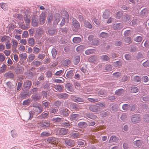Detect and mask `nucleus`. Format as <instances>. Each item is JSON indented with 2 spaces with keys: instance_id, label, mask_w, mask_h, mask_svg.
Here are the masks:
<instances>
[{
  "instance_id": "obj_11",
  "label": "nucleus",
  "mask_w": 149,
  "mask_h": 149,
  "mask_svg": "<svg viewBox=\"0 0 149 149\" xmlns=\"http://www.w3.org/2000/svg\"><path fill=\"white\" fill-rule=\"evenodd\" d=\"M69 131V130L67 129L62 128L60 129L59 132L60 134L65 135L68 133Z\"/></svg>"
},
{
  "instance_id": "obj_16",
  "label": "nucleus",
  "mask_w": 149,
  "mask_h": 149,
  "mask_svg": "<svg viewBox=\"0 0 149 149\" xmlns=\"http://www.w3.org/2000/svg\"><path fill=\"white\" fill-rule=\"evenodd\" d=\"M72 86V85L71 84L68 83L65 85V87L68 91L71 92H72L74 91V90Z\"/></svg>"
},
{
  "instance_id": "obj_27",
  "label": "nucleus",
  "mask_w": 149,
  "mask_h": 149,
  "mask_svg": "<svg viewBox=\"0 0 149 149\" xmlns=\"http://www.w3.org/2000/svg\"><path fill=\"white\" fill-rule=\"evenodd\" d=\"M123 20L125 22H128L130 21L131 19L130 16L128 15H126L124 16Z\"/></svg>"
},
{
  "instance_id": "obj_48",
  "label": "nucleus",
  "mask_w": 149,
  "mask_h": 149,
  "mask_svg": "<svg viewBox=\"0 0 149 149\" xmlns=\"http://www.w3.org/2000/svg\"><path fill=\"white\" fill-rule=\"evenodd\" d=\"M36 33L38 34V36H41L43 33V31L42 29L40 28L37 30Z\"/></svg>"
},
{
  "instance_id": "obj_28",
  "label": "nucleus",
  "mask_w": 149,
  "mask_h": 149,
  "mask_svg": "<svg viewBox=\"0 0 149 149\" xmlns=\"http://www.w3.org/2000/svg\"><path fill=\"white\" fill-rule=\"evenodd\" d=\"M84 26L89 29H91L92 27V26L89 22L87 21H85L84 22Z\"/></svg>"
},
{
  "instance_id": "obj_25",
  "label": "nucleus",
  "mask_w": 149,
  "mask_h": 149,
  "mask_svg": "<svg viewBox=\"0 0 149 149\" xmlns=\"http://www.w3.org/2000/svg\"><path fill=\"white\" fill-rule=\"evenodd\" d=\"M32 83L31 81H27L24 83V86L25 88H29L31 85Z\"/></svg>"
},
{
  "instance_id": "obj_20",
  "label": "nucleus",
  "mask_w": 149,
  "mask_h": 149,
  "mask_svg": "<svg viewBox=\"0 0 149 149\" xmlns=\"http://www.w3.org/2000/svg\"><path fill=\"white\" fill-rule=\"evenodd\" d=\"M124 90L123 89H120L116 90L115 92V94L118 95H121L124 93Z\"/></svg>"
},
{
  "instance_id": "obj_56",
  "label": "nucleus",
  "mask_w": 149,
  "mask_h": 149,
  "mask_svg": "<svg viewBox=\"0 0 149 149\" xmlns=\"http://www.w3.org/2000/svg\"><path fill=\"white\" fill-rule=\"evenodd\" d=\"M142 40V38L140 36H138L134 39V40L136 42H140Z\"/></svg>"
},
{
  "instance_id": "obj_53",
  "label": "nucleus",
  "mask_w": 149,
  "mask_h": 149,
  "mask_svg": "<svg viewBox=\"0 0 149 149\" xmlns=\"http://www.w3.org/2000/svg\"><path fill=\"white\" fill-rule=\"evenodd\" d=\"M141 80V78L139 76H136L134 78V81L136 82H138L140 81Z\"/></svg>"
},
{
  "instance_id": "obj_45",
  "label": "nucleus",
  "mask_w": 149,
  "mask_h": 149,
  "mask_svg": "<svg viewBox=\"0 0 149 149\" xmlns=\"http://www.w3.org/2000/svg\"><path fill=\"white\" fill-rule=\"evenodd\" d=\"M79 126L81 128L87 127V124L85 122H80L78 123Z\"/></svg>"
},
{
  "instance_id": "obj_31",
  "label": "nucleus",
  "mask_w": 149,
  "mask_h": 149,
  "mask_svg": "<svg viewBox=\"0 0 149 149\" xmlns=\"http://www.w3.org/2000/svg\"><path fill=\"white\" fill-rule=\"evenodd\" d=\"M23 70L22 67H18L16 69L15 72L17 74H20L22 72Z\"/></svg>"
},
{
  "instance_id": "obj_63",
  "label": "nucleus",
  "mask_w": 149,
  "mask_h": 149,
  "mask_svg": "<svg viewBox=\"0 0 149 149\" xmlns=\"http://www.w3.org/2000/svg\"><path fill=\"white\" fill-rule=\"evenodd\" d=\"M124 41L125 43H128V44H129L131 42V38L130 37H126L124 39Z\"/></svg>"
},
{
  "instance_id": "obj_41",
  "label": "nucleus",
  "mask_w": 149,
  "mask_h": 149,
  "mask_svg": "<svg viewBox=\"0 0 149 149\" xmlns=\"http://www.w3.org/2000/svg\"><path fill=\"white\" fill-rule=\"evenodd\" d=\"M88 100L91 102H96L99 101L100 100L98 98H88Z\"/></svg>"
},
{
  "instance_id": "obj_36",
  "label": "nucleus",
  "mask_w": 149,
  "mask_h": 149,
  "mask_svg": "<svg viewBox=\"0 0 149 149\" xmlns=\"http://www.w3.org/2000/svg\"><path fill=\"white\" fill-rule=\"evenodd\" d=\"M54 88L57 91H61L63 89V87L60 85H55Z\"/></svg>"
},
{
  "instance_id": "obj_14",
  "label": "nucleus",
  "mask_w": 149,
  "mask_h": 149,
  "mask_svg": "<svg viewBox=\"0 0 149 149\" xmlns=\"http://www.w3.org/2000/svg\"><path fill=\"white\" fill-rule=\"evenodd\" d=\"M65 143L68 146H73L75 145L74 141L72 140H65Z\"/></svg>"
},
{
  "instance_id": "obj_17",
  "label": "nucleus",
  "mask_w": 149,
  "mask_h": 149,
  "mask_svg": "<svg viewBox=\"0 0 149 149\" xmlns=\"http://www.w3.org/2000/svg\"><path fill=\"white\" fill-rule=\"evenodd\" d=\"M34 108L33 110L37 113V114L40 113L42 111V108L41 106H36L34 107Z\"/></svg>"
},
{
  "instance_id": "obj_52",
  "label": "nucleus",
  "mask_w": 149,
  "mask_h": 149,
  "mask_svg": "<svg viewBox=\"0 0 149 149\" xmlns=\"http://www.w3.org/2000/svg\"><path fill=\"white\" fill-rule=\"evenodd\" d=\"M0 6L3 10H6L7 8V4L5 3H0Z\"/></svg>"
},
{
  "instance_id": "obj_64",
  "label": "nucleus",
  "mask_w": 149,
  "mask_h": 149,
  "mask_svg": "<svg viewBox=\"0 0 149 149\" xmlns=\"http://www.w3.org/2000/svg\"><path fill=\"white\" fill-rule=\"evenodd\" d=\"M34 52L35 53H38L40 51V49L37 47L36 46L34 47L33 48Z\"/></svg>"
},
{
  "instance_id": "obj_4",
  "label": "nucleus",
  "mask_w": 149,
  "mask_h": 149,
  "mask_svg": "<svg viewBox=\"0 0 149 149\" xmlns=\"http://www.w3.org/2000/svg\"><path fill=\"white\" fill-rule=\"evenodd\" d=\"M73 27L74 28L75 30H78L80 27V24L75 19L73 18L72 19Z\"/></svg>"
},
{
  "instance_id": "obj_62",
  "label": "nucleus",
  "mask_w": 149,
  "mask_h": 149,
  "mask_svg": "<svg viewBox=\"0 0 149 149\" xmlns=\"http://www.w3.org/2000/svg\"><path fill=\"white\" fill-rule=\"evenodd\" d=\"M59 97L64 98L67 97V94L65 93L59 94L58 95Z\"/></svg>"
},
{
  "instance_id": "obj_59",
  "label": "nucleus",
  "mask_w": 149,
  "mask_h": 149,
  "mask_svg": "<svg viewBox=\"0 0 149 149\" xmlns=\"http://www.w3.org/2000/svg\"><path fill=\"white\" fill-rule=\"evenodd\" d=\"M33 65L38 66L41 65V62L38 61H33L32 62Z\"/></svg>"
},
{
  "instance_id": "obj_10",
  "label": "nucleus",
  "mask_w": 149,
  "mask_h": 149,
  "mask_svg": "<svg viewBox=\"0 0 149 149\" xmlns=\"http://www.w3.org/2000/svg\"><path fill=\"white\" fill-rule=\"evenodd\" d=\"M80 134L79 133L72 132L70 135V137L72 139H77L80 137Z\"/></svg>"
},
{
  "instance_id": "obj_8",
  "label": "nucleus",
  "mask_w": 149,
  "mask_h": 149,
  "mask_svg": "<svg viewBox=\"0 0 149 149\" xmlns=\"http://www.w3.org/2000/svg\"><path fill=\"white\" fill-rule=\"evenodd\" d=\"M45 15L44 13H42L40 15V17L39 20L40 21V24H43L45 22Z\"/></svg>"
},
{
  "instance_id": "obj_51",
  "label": "nucleus",
  "mask_w": 149,
  "mask_h": 149,
  "mask_svg": "<svg viewBox=\"0 0 149 149\" xmlns=\"http://www.w3.org/2000/svg\"><path fill=\"white\" fill-rule=\"evenodd\" d=\"M102 60L105 61H108L109 59V57L107 55H104L100 56Z\"/></svg>"
},
{
  "instance_id": "obj_34",
  "label": "nucleus",
  "mask_w": 149,
  "mask_h": 149,
  "mask_svg": "<svg viewBox=\"0 0 149 149\" xmlns=\"http://www.w3.org/2000/svg\"><path fill=\"white\" fill-rule=\"evenodd\" d=\"M97 59V57L95 56H91L88 58L89 61L93 63L95 62Z\"/></svg>"
},
{
  "instance_id": "obj_60",
  "label": "nucleus",
  "mask_w": 149,
  "mask_h": 149,
  "mask_svg": "<svg viewBox=\"0 0 149 149\" xmlns=\"http://www.w3.org/2000/svg\"><path fill=\"white\" fill-rule=\"evenodd\" d=\"M70 63V61L68 59H67L63 62V64L64 66L68 65Z\"/></svg>"
},
{
  "instance_id": "obj_18",
  "label": "nucleus",
  "mask_w": 149,
  "mask_h": 149,
  "mask_svg": "<svg viewBox=\"0 0 149 149\" xmlns=\"http://www.w3.org/2000/svg\"><path fill=\"white\" fill-rule=\"evenodd\" d=\"M72 101L77 102H83L84 100L83 99L79 97H73L72 98Z\"/></svg>"
},
{
  "instance_id": "obj_26",
  "label": "nucleus",
  "mask_w": 149,
  "mask_h": 149,
  "mask_svg": "<svg viewBox=\"0 0 149 149\" xmlns=\"http://www.w3.org/2000/svg\"><path fill=\"white\" fill-rule=\"evenodd\" d=\"M85 49V47L83 45H79L76 48V50L77 52H81Z\"/></svg>"
},
{
  "instance_id": "obj_40",
  "label": "nucleus",
  "mask_w": 149,
  "mask_h": 149,
  "mask_svg": "<svg viewBox=\"0 0 149 149\" xmlns=\"http://www.w3.org/2000/svg\"><path fill=\"white\" fill-rule=\"evenodd\" d=\"M50 135L49 133L44 131L42 132L40 134V136L41 137H43L45 136H48Z\"/></svg>"
},
{
  "instance_id": "obj_55",
  "label": "nucleus",
  "mask_w": 149,
  "mask_h": 149,
  "mask_svg": "<svg viewBox=\"0 0 149 149\" xmlns=\"http://www.w3.org/2000/svg\"><path fill=\"white\" fill-rule=\"evenodd\" d=\"M38 23L36 20L33 18H32V25L34 27H36L38 26Z\"/></svg>"
},
{
  "instance_id": "obj_1",
  "label": "nucleus",
  "mask_w": 149,
  "mask_h": 149,
  "mask_svg": "<svg viewBox=\"0 0 149 149\" xmlns=\"http://www.w3.org/2000/svg\"><path fill=\"white\" fill-rule=\"evenodd\" d=\"M141 120V117L138 114H136L132 115L131 118L132 122L134 124L139 123Z\"/></svg>"
},
{
  "instance_id": "obj_2",
  "label": "nucleus",
  "mask_w": 149,
  "mask_h": 149,
  "mask_svg": "<svg viewBox=\"0 0 149 149\" xmlns=\"http://www.w3.org/2000/svg\"><path fill=\"white\" fill-rule=\"evenodd\" d=\"M64 14L65 15V17H63L62 21L60 24V25L61 26H62L65 24V21L68 22L69 21V16L68 12L66 11L64 12Z\"/></svg>"
},
{
  "instance_id": "obj_7",
  "label": "nucleus",
  "mask_w": 149,
  "mask_h": 149,
  "mask_svg": "<svg viewBox=\"0 0 149 149\" xmlns=\"http://www.w3.org/2000/svg\"><path fill=\"white\" fill-rule=\"evenodd\" d=\"M39 126L41 127H49L50 124L49 121H43L39 123Z\"/></svg>"
},
{
  "instance_id": "obj_43",
  "label": "nucleus",
  "mask_w": 149,
  "mask_h": 149,
  "mask_svg": "<svg viewBox=\"0 0 149 149\" xmlns=\"http://www.w3.org/2000/svg\"><path fill=\"white\" fill-rule=\"evenodd\" d=\"M139 91L138 88L136 87H133L131 89V92L132 93H136Z\"/></svg>"
},
{
  "instance_id": "obj_15",
  "label": "nucleus",
  "mask_w": 149,
  "mask_h": 149,
  "mask_svg": "<svg viewBox=\"0 0 149 149\" xmlns=\"http://www.w3.org/2000/svg\"><path fill=\"white\" fill-rule=\"evenodd\" d=\"M79 117V115L77 114H72L70 116V119L72 120H77Z\"/></svg>"
},
{
  "instance_id": "obj_29",
  "label": "nucleus",
  "mask_w": 149,
  "mask_h": 149,
  "mask_svg": "<svg viewBox=\"0 0 149 149\" xmlns=\"http://www.w3.org/2000/svg\"><path fill=\"white\" fill-rule=\"evenodd\" d=\"M122 64V63L120 61L114 62L113 63V65L114 67L117 68L120 66Z\"/></svg>"
},
{
  "instance_id": "obj_38",
  "label": "nucleus",
  "mask_w": 149,
  "mask_h": 149,
  "mask_svg": "<svg viewBox=\"0 0 149 149\" xmlns=\"http://www.w3.org/2000/svg\"><path fill=\"white\" fill-rule=\"evenodd\" d=\"M130 77L128 76H124L121 79V81L122 82H125L127 81L129 79Z\"/></svg>"
},
{
  "instance_id": "obj_61",
  "label": "nucleus",
  "mask_w": 149,
  "mask_h": 149,
  "mask_svg": "<svg viewBox=\"0 0 149 149\" xmlns=\"http://www.w3.org/2000/svg\"><path fill=\"white\" fill-rule=\"evenodd\" d=\"M55 32V30L51 29L48 30V32L50 35H52L54 34Z\"/></svg>"
},
{
  "instance_id": "obj_42",
  "label": "nucleus",
  "mask_w": 149,
  "mask_h": 149,
  "mask_svg": "<svg viewBox=\"0 0 149 149\" xmlns=\"http://www.w3.org/2000/svg\"><path fill=\"white\" fill-rule=\"evenodd\" d=\"M117 140L116 137L114 136H112L109 141V143H112L116 141Z\"/></svg>"
},
{
  "instance_id": "obj_47",
  "label": "nucleus",
  "mask_w": 149,
  "mask_h": 149,
  "mask_svg": "<svg viewBox=\"0 0 149 149\" xmlns=\"http://www.w3.org/2000/svg\"><path fill=\"white\" fill-rule=\"evenodd\" d=\"M27 57V54L26 53L21 54L19 56V58L21 59L25 60Z\"/></svg>"
},
{
  "instance_id": "obj_58",
  "label": "nucleus",
  "mask_w": 149,
  "mask_h": 149,
  "mask_svg": "<svg viewBox=\"0 0 149 149\" xmlns=\"http://www.w3.org/2000/svg\"><path fill=\"white\" fill-rule=\"evenodd\" d=\"M130 107V105L127 104H125L122 106L123 109L125 110H127Z\"/></svg>"
},
{
  "instance_id": "obj_39",
  "label": "nucleus",
  "mask_w": 149,
  "mask_h": 149,
  "mask_svg": "<svg viewBox=\"0 0 149 149\" xmlns=\"http://www.w3.org/2000/svg\"><path fill=\"white\" fill-rule=\"evenodd\" d=\"M62 118L60 117H54L52 119V121L55 122H59L61 121Z\"/></svg>"
},
{
  "instance_id": "obj_24",
  "label": "nucleus",
  "mask_w": 149,
  "mask_h": 149,
  "mask_svg": "<svg viewBox=\"0 0 149 149\" xmlns=\"http://www.w3.org/2000/svg\"><path fill=\"white\" fill-rule=\"evenodd\" d=\"M110 12L108 10H106L103 14V17L105 19H107L110 16Z\"/></svg>"
},
{
  "instance_id": "obj_37",
  "label": "nucleus",
  "mask_w": 149,
  "mask_h": 149,
  "mask_svg": "<svg viewBox=\"0 0 149 149\" xmlns=\"http://www.w3.org/2000/svg\"><path fill=\"white\" fill-rule=\"evenodd\" d=\"M73 72L72 70L68 71L66 74L67 77L68 78L71 77L73 75Z\"/></svg>"
},
{
  "instance_id": "obj_44",
  "label": "nucleus",
  "mask_w": 149,
  "mask_h": 149,
  "mask_svg": "<svg viewBox=\"0 0 149 149\" xmlns=\"http://www.w3.org/2000/svg\"><path fill=\"white\" fill-rule=\"evenodd\" d=\"M70 123L68 121H67V122L63 123L61 124V125L64 127H68L70 126Z\"/></svg>"
},
{
  "instance_id": "obj_9",
  "label": "nucleus",
  "mask_w": 149,
  "mask_h": 149,
  "mask_svg": "<svg viewBox=\"0 0 149 149\" xmlns=\"http://www.w3.org/2000/svg\"><path fill=\"white\" fill-rule=\"evenodd\" d=\"M113 27L115 30H119L123 27V25L121 23L115 24L113 25Z\"/></svg>"
},
{
  "instance_id": "obj_23",
  "label": "nucleus",
  "mask_w": 149,
  "mask_h": 149,
  "mask_svg": "<svg viewBox=\"0 0 149 149\" xmlns=\"http://www.w3.org/2000/svg\"><path fill=\"white\" fill-rule=\"evenodd\" d=\"M81 38L79 37H74L72 40L73 42L76 44L80 43L81 41Z\"/></svg>"
},
{
  "instance_id": "obj_32",
  "label": "nucleus",
  "mask_w": 149,
  "mask_h": 149,
  "mask_svg": "<svg viewBox=\"0 0 149 149\" xmlns=\"http://www.w3.org/2000/svg\"><path fill=\"white\" fill-rule=\"evenodd\" d=\"M49 114V113H42L38 117L40 119H42L43 118H47V116Z\"/></svg>"
},
{
  "instance_id": "obj_21",
  "label": "nucleus",
  "mask_w": 149,
  "mask_h": 149,
  "mask_svg": "<svg viewBox=\"0 0 149 149\" xmlns=\"http://www.w3.org/2000/svg\"><path fill=\"white\" fill-rule=\"evenodd\" d=\"M28 45L30 46H33L35 44V41L33 38H29L28 42Z\"/></svg>"
},
{
  "instance_id": "obj_35",
  "label": "nucleus",
  "mask_w": 149,
  "mask_h": 149,
  "mask_svg": "<svg viewBox=\"0 0 149 149\" xmlns=\"http://www.w3.org/2000/svg\"><path fill=\"white\" fill-rule=\"evenodd\" d=\"M12 42H13V45L12 47L13 49H16L17 45H18V42L16 40H12Z\"/></svg>"
},
{
  "instance_id": "obj_50",
  "label": "nucleus",
  "mask_w": 149,
  "mask_h": 149,
  "mask_svg": "<svg viewBox=\"0 0 149 149\" xmlns=\"http://www.w3.org/2000/svg\"><path fill=\"white\" fill-rule=\"evenodd\" d=\"M122 74L119 72H116L113 73V76L116 78H118L121 76Z\"/></svg>"
},
{
  "instance_id": "obj_54",
  "label": "nucleus",
  "mask_w": 149,
  "mask_h": 149,
  "mask_svg": "<svg viewBox=\"0 0 149 149\" xmlns=\"http://www.w3.org/2000/svg\"><path fill=\"white\" fill-rule=\"evenodd\" d=\"M11 134L12 137L14 138L16 137L17 135L16 131L15 130H12L11 131Z\"/></svg>"
},
{
  "instance_id": "obj_30",
  "label": "nucleus",
  "mask_w": 149,
  "mask_h": 149,
  "mask_svg": "<svg viewBox=\"0 0 149 149\" xmlns=\"http://www.w3.org/2000/svg\"><path fill=\"white\" fill-rule=\"evenodd\" d=\"M80 57L79 55L76 56L74 59V62L75 64H77L79 62Z\"/></svg>"
},
{
  "instance_id": "obj_3",
  "label": "nucleus",
  "mask_w": 149,
  "mask_h": 149,
  "mask_svg": "<svg viewBox=\"0 0 149 149\" xmlns=\"http://www.w3.org/2000/svg\"><path fill=\"white\" fill-rule=\"evenodd\" d=\"M89 109L91 111L94 112H97L100 109V108L97 104L91 105L89 107Z\"/></svg>"
},
{
  "instance_id": "obj_5",
  "label": "nucleus",
  "mask_w": 149,
  "mask_h": 149,
  "mask_svg": "<svg viewBox=\"0 0 149 149\" xmlns=\"http://www.w3.org/2000/svg\"><path fill=\"white\" fill-rule=\"evenodd\" d=\"M70 113V111L67 109H63L59 111V114H60L66 117L69 115Z\"/></svg>"
},
{
  "instance_id": "obj_46",
  "label": "nucleus",
  "mask_w": 149,
  "mask_h": 149,
  "mask_svg": "<svg viewBox=\"0 0 149 149\" xmlns=\"http://www.w3.org/2000/svg\"><path fill=\"white\" fill-rule=\"evenodd\" d=\"M41 98V96L38 94L35 95L33 97V100L35 101H36Z\"/></svg>"
},
{
  "instance_id": "obj_33",
  "label": "nucleus",
  "mask_w": 149,
  "mask_h": 149,
  "mask_svg": "<svg viewBox=\"0 0 149 149\" xmlns=\"http://www.w3.org/2000/svg\"><path fill=\"white\" fill-rule=\"evenodd\" d=\"M35 55L33 54H30L27 58V60L29 62H31L35 58Z\"/></svg>"
},
{
  "instance_id": "obj_49",
  "label": "nucleus",
  "mask_w": 149,
  "mask_h": 149,
  "mask_svg": "<svg viewBox=\"0 0 149 149\" xmlns=\"http://www.w3.org/2000/svg\"><path fill=\"white\" fill-rule=\"evenodd\" d=\"M98 94L100 95H106V92L104 90H101L98 91Z\"/></svg>"
},
{
  "instance_id": "obj_22",
  "label": "nucleus",
  "mask_w": 149,
  "mask_h": 149,
  "mask_svg": "<svg viewBox=\"0 0 149 149\" xmlns=\"http://www.w3.org/2000/svg\"><path fill=\"white\" fill-rule=\"evenodd\" d=\"M134 145L137 147L140 146L142 143V141L140 140H138L134 141L133 142Z\"/></svg>"
},
{
  "instance_id": "obj_13",
  "label": "nucleus",
  "mask_w": 149,
  "mask_h": 149,
  "mask_svg": "<svg viewBox=\"0 0 149 149\" xmlns=\"http://www.w3.org/2000/svg\"><path fill=\"white\" fill-rule=\"evenodd\" d=\"M56 140L57 139L56 138L53 137H49L47 139V142L51 144H56Z\"/></svg>"
},
{
  "instance_id": "obj_57",
  "label": "nucleus",
  "mask_w": 149,
  "mask_h": 149,
  "mask_svg": "<svg viewBox=\"0 0 149 149\" xmlns=\"http://www.w3.org/2000/svg\"><path fill=\"white\" fill-rule=\"evenodd\" d=\"M6 68V66L5 65H3L1 67L0 69V72H3L5 71Z\"/></svg>"
},
{
  "instance_id": "obj_6",
  "label": "nucleus",
  "mask_w": 149,
  "mask_h": 149,
  "mask_svg": "<svg viewBox=\"0 0 149 149\" xmlns=\"http://www.w3.org/2000/svg\"><path fill=\"white\" fill-rule=\"evenodd\" d=\"M60 18L61 17L59 14L56 13L55 15L53 18L54 24V25H57L58 24L60 21Z\"/></svg>"
},
{
  "instance_id": "obj_12",
  "label": "nucleus",
  "mask_w": 149,
  "mask_h": 149,
  "mask_svg": "<svg viewBox=\"0 0 149 149\" xmlns=\"http://www.w3.org/2000/svg\"><path fill=\"white\" fill-rule=\"evenodd\" d=\"M70 108L72 110L77 111L79 110V107L77 104L73 103L70 104Z\"/></svg>"
},
{
  "instance_id": "obj_19",
  "label": "nucleus",
  "mask_w": 149,
  "mask_h": 149,
  "mask_svg": "<svg viewBox=\"0 0 149 149\" xmlns=\"http://www.w3.org/2000/svg\"><path fill=\"white\" fill-rule=\"evenodd\" d=\"M96 52V51L94 49H88L85 51V54L87 55H89L93 53H95Z\"/></svg>"
}]
</instances>
